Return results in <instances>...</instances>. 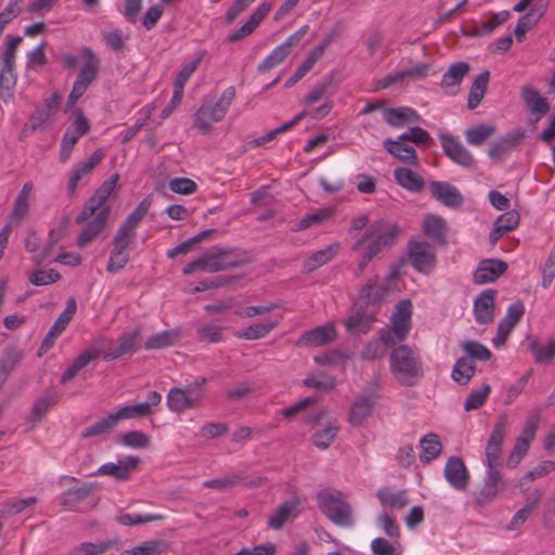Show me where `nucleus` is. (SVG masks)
Returning <instances> with one entry per match:
<instances>
[{"label": "nucleus", "mask_w": 555, "mask_h": 555, "mask_svg": "<svg viewBox=\"0 0 555 555\" xmlns=\"http://www.w3.org/2000/svg\"><path fill=\"white\" fill-rule=\"evenodd\" d=\"M528 347L537 363L551 362L555 357V339H548L544 345L539 344L535 338L530 339Z\"/></svg>", "instance_id": "40"}, {"label": "nucleus", "mask_w": 555, "mask_h": 555, "mask_svg": "<svg viewBox=\"0 0 555 555\" xmlns=\"http://www.w3.org/2000/svg\"><path fill=\"white\" fill-rule=\"evenodd\" d=\"M413 305L410 299L400 300L390 317V323L383 333H389L393 343L403 341L412 327Z\"/></svg>", "instance_id": "8"}, {"label": "nucleus", "mask_w": 555, "mask_h": 555, "mask_svg": "<svg viewBox=\"0 0 555 555\" xmlns=\"http://www.w3.org/2000/svg\"><path fill=\"white\" fill-rule=\"evenodd\" d=\"M491 391V387L488 384H483L479 388L473 389L467 396L464 408L466 411H472L480 408L485 401L487 400L489 393Z\"/></svg>", "instance_id": "55"}, {"label": "nucleus", "mask_w": 555, "mask_h": 555, "mask_svg": "<svg viewBox=\"0 0 555 555\" xmlns=\"http://www.w3.org/2000/svg\"><path fill=\"white\" fill-rule=\"evenodd\" d=\"M132 240L126 234L116 232L113 240L114 247L106 268L108 272L116 273L126 267L129 261L128 247Z\"/></svg>", "instance_id": "16"}, {"label": "nucleus", "mask_w": 555, "mask_h": 555, "mask_svg": "<svg viewBox=\"0 0 555 555\" xmlns=\"http://www.w3.org/2000/svg\"><path fill=\"white\" fill-rule=\"evenodd\" d=\"M433 196L448 207H459L463 203V196L452 184L434 181L429 184Z\"/></svg>", "instance_id": "23"}, {"label": "nucleus", "mask_w": 555, "mask_h": 555, "mask_svg": "<svg viewBox=\"0 0 555 555\" xmlns=\"http://www.w3.org/2000/svg\"><path fill=\"white\" fill-rule=\"evenodd\" d=\"M121 444L134 449H144L150 444V437L139 430L127 431L121 436Z\"/></svg>", "instance_id": "58"}, {"label": "nucleus", "mask_w": 555, "mask_h": 555, "mask_svg": "<svg viewBox=\"0 0 555 555\" xmlns=\"http://www.w3.org/2000/svg\"><path fill=\"white\" fill-rule=\"evenodd\" d=\"M116 424H117V421L115 418V415H114V413H111L106 417L102 418L101 421L87 427L83 430L82 436L91 437V436L104 434V433L108 431L111 428H113Z\"/></svg>", "instance_id": "60"}, {"label": "nucleus", "mask_w": 555, "mask_h": 555, "mask_svg": "<svg viewBox=\"0 0 555 555\" xmlns=\"http://www.w3.org/2000/svg\"><path fill=\"white\" fill-rule=\"evenodd\" d=\"M461 348L469 360L488 361L492 356L488 347L476 340H465L461 343Z\"/></svg>", "instance_id": "50"}, {"label": "nucleus", "mask_w": 555, "mask_h": 555, "mask_svg": "<svg viewBox=\"0 0 555 555\" xmlns=\"http://www.w3.org/2000/svg\"><path fill=\"white\" fill-rule=\"evenodd\" d=\"M393 178L397 184L411 193L421 192L425 185L424 179L406 167H397L393 170Z\"/></svg>", "instance_id": "32"}, {"label": "nucleus", "mask_w": 555, "mask_h": 555, "mask_svg": "<svg viewBox=\"0 0 555 555\" xmlns=\"http://www.w3.org/2000/svg\"><path fill=\"white\" fill-rule=\"evenodd\" d=\"M469 66L465 62L453 63L443 74L441 88L448 95H455L463 78L468 73Z\"/></svg>", "instance_id": "25"}, {"label": "nucleus", "mask_w": 555, "mask_h": 555, "mask_svg": "<svg viewBox=\"0 0 555 555\" xmlns=\"http://www.w3.org/2000/svg\"><path fill=\"white\" fill-rule=\"evenodd\" d=\"M138 463V456H127L117 463L108 462L101 465L94 475L112 476L117 480H127L130 472L135 468Z\"/></svg>", "instance_id": "22"}, {"label": "nucleus", "mask_w": 555, "mask_h": 555, "mask_svg": "<svg viewBox=\"0 0 555 555\" xmlns=\"http://www.w3.org/2000/svg\"><path fill=\"white\" fill-rule=\"evenodd\" d=\"M496 291H482L474 300L473 312L478 324H490L494 319Z\"/></svg>", "instance_id": "14"}, {"label": "nucleus", "mask_w": 555, "mask_h": 555, "mask_svg": "<svg viewBox=\"0 0 555 555\" xmlns=\"http://www.w3.org/2000/svg\"><path fill=\"white\" fill-rule=\"evenodd\" d=\"M428 69V66L425 64L414 66L412 68L405 69V70H399L396 73H391L384 78H382L377 82V87L380 89H386L401 80H403L406 77H413V76H422L424 75Z\"/></svg>", "instance_id": "41"}, {"label": "nucleus", "mask_w": 555, "mask_h": 555, "mask_svg": "<svg viewBox=\"0 0 555 555\" xmlns=\"http://www.w3.org/2000/svg\"><path fill=\"white\" fill-rule=\"evenodd\" d=\"M81 53L85 57V65L81 67L77 79L74 82L73 89L85 94L90 83L95 79L99 60L90 48H82Z\"/></svg>", "instance_id": "15"}, {"label": "nucleus", "mask_w": 555, "mask_h": 555, "mask_svg": "<svg viewBox=\"0 0 555 555\" xmlns=\"http://www.w3.org/2000/svg\"><path fill=\"white\" fill-rule=\"evenodd\" d=\"M118 180L119 175L114 173L96 189L94 194L88 199L80 214L77 216V223H82L89 220L96 211H100L105 207L104 204L112 195Z\"/></svg>", "instance_id": "10"}, {"label": "nucleus", "mask_w": 555, "mask_h": 555, "mask_svg": "<svg viewBox=\"0 0 555 555\" xmlns=\"http://www.w3.org/2000/svg\"><path fill=\"white\" fill-rule=\"evenodd\" d=\"M420 446H421L420 459L422 462H425V463H429L434 459L438 457L442 450L440 439L434 433H429V434L425 435L421 439Z\"/></svg>", "instance_id": "36"}, {"label": "nucleus", "mask_w": 555, "mask_h": 555, "mask_svg": "<svg viewBox=\"0 0 555 555\" xmlns=\"http://www.w3.org/2000/svg\"><path fill=\"white\" fill-rule=\"evenodd\" d=\"M373 555H401L402 551L398 542H390L384 538H375L371 542Z\"/></svg>", "instance_id": "56"}, {"label": "nucleus", "mask_w": 555, "mask_h": 555, "mask_svg": "<svg viewBox=\"0 0 555 555\" xmlns=\"http://www.w3.org/2000/svg\"><path fill=\"white\" fill-rule=\"evenodd\" d=\"M524 313L525 306L521 301L518 300L508 306L506 313L499 322L496 333L492 338V345L494 348L500 349L505 345L509 334L520 321Z\"/></svg>", "instance_id": "11"}, {"label": "nucleus", "mask_w": 555, "mask_h": 555, "mask_svg": "<svg viewBox=\"0 0 555 555\" xmlns=\"http://www.w3.org/2000/svg\"><path fill=\"white\" fill-rule=\"evenodd\" d=\"M495 128L491 125H478L465 131V139L470 145H481L485 140L494 133Z\"/></svg>", "instance_id": "53"}, {"label": "nucleus", "mask_w": 555, "mask_h": 555, "mask_svg": "<svg viewBox=\"0 0 555 555\" xmlns=\"http://www.w3.org/2000/svg\"><path fill=\"white\" fill-rule=\"evenodd\" d=\"M376 496L383 506L393 509H401L409 502L405 490H393L389 487L378 489Z\"/></svg>", "instance_id": "33"}, {"label": "nucleus", "mask_w": 555, "mask_h": 555, "mask_svg": "<svg viewBox=\"0 0 555 555\" xmlns=\"http://www.w3.org/2000/svg\"><path fill=\"white\" fill-rule=\"evenodd\" d=\"M398 281V270L392 269L387 278L380 281V289H374V286L378 284L379 278L374 276L369 280L367 283L361 288L360 296L361 298L367 300L369 302L375 304L385 298L389 293L397 291L398 287L396 285Z\"/></svg>", "instance_id": "12"}, {"label": "nucleus", "mask_w": 555, "mask_h": 555, "mask_svg": "<svg viewBox=\"0 0 555 555\" xmlns=\"http://www.w3.org/2000/svg\"><path fill=\"white\" fill-rule=\"evenodd\" d=\"M278 547L272 542L257 544L253 547H243L233 555H276Z\"/></svg>", "instance_id": "64"}, {"label": "nucleus", "mask_w": 555, "mask_h": 555, "mask_svg": "<svg viewBox=\"0 0 555 555\" xmlns=\"http://www.w3.org/2000/svg\"><path fill=\"white\" fill-rule=\"evenodd\" d=\"M522 100L537 119H540L550 111V104L545 98H543L539 91L531 86H525L521 90Z\"/></svg>", "instance_id": "29"}, {"label": "nucleus", "mask_w": 555, "mask_h": 555, "mask_svg": "<svg viewBox=\"0 0 555 555\" xmlns=\"http://www.w3.org/2000/svg\"><path fill=\"white\" fill-rule=\"evenodd\" d=\"M511 16L509 11L503 10L499 13L492 14L489 21L482 22L472 30L475 36H487L492 34L496 27L505 23Z\"/></svg>", "instance_id": "47"}, {"label": "nucleus", "mask_w": 555, "mask_h": 555, "mask_svg": "<svg viewBox=\"0 0 555 555\" xmlns=\"http://www.w3.org/2000/svg\"><path fill=\"white\" fill-rule=\"evenodd\" d=\"M338 431L339 425L337 421H331L323 429L318 430L312 435L311 441L315 448L326 450L335 440Z\"/></svg>", "instance_id": "38"}, {"label": "nucleus", "mask_w": 555, "mask_h": 555, "mask_svg": "<svg viewBox=\"0 0 555 555\" xmlns=\"http://www.w3.org/2000/svg\"><path fill=\"white\" fill-rule=\"evenodd\" d=\"M390 372L404 386H414L423 376V364L416 351L408 345L392 349L389 358Z\"/></svg>", "instance_id": "1"}, {"label": "nucleus", "mask_w": 555, "mask_h": 555, "mask_svg": "<svg viewBox=\"0 0 555 555\" xmlns=\"http://www.w3.org/2000/svg\"><path fill=\"white\" fill-rule=\"evenodd\" d=\"M337 336L333 323H326L310 331L305 332L298 339V345L302 347H321L331 344Z\"/></svg>", "instance_id": "19"}, {"label": "nucleus", "mask_w": 555, "mask_h": 555, "mask_svg": "<svg viewBox=\"0 0 555 555\" xmlns=\"http://www.w3.org/2000/svg\"><path fill=\"white\" fill-rule=\"evenodd\" d=\"M531 441L532 440L521 436L517 437L506 462L507 467L515 468L520 463L522 457L527 454Z\"/></svg>", "instance_id": "54"}, {"label": "nucleus", "mask_w": 555, "mask_h": 555, "mask_svg": "<svg viewBox=\"0 0 555 555\" xmlns=\"http://www.w3.org/2000/svg\"><path fill=\"white\" fill-rule=\"evenodd\" d=\"M373 322L372 315L364 311H357L346 320L345 325L350 334H359L366 333Z\"/></svg>", "instance_id": "45"}, {"label": "nucleus", "mask_w": 555, "mask_h": 555, "mask_svg": "<svg viewBox=\"0 0 555 555\" xmlns=\"http://www.w3.org/2000/svg\"><path fill=\"white\" fill-rule=\"evenodd\" d=\"M179 339V330L162 331L149 337L144 343V348L146 350L163 349L175 345Z\"/></svg>", "instance_id": "35"}, {"label": "nucleus", "mask_w": 555, "mask_h": 555, "mask_svg": "<svg viewBox=\"0 0 555 555\" xmlns=\"http://www.w3.org/2000/svg\"><path fill=\"white\" fill-rule=\"evenodd\" d=\"M22 41L21 36H9L5 41L3 52V68L0 75V98L3 101H9L12 98V90L15 86V78L13 76V60L15 51Z\"/></svg>", "instance_id": "9"}, {"label": "nucleus", "mask_w": 555, "mask_h": 555, "mask_svg": "<svg viewBox=\"0 0 555 555\" xmlns=\"http://www.w3.org/2000/svg\"><path fill=\"white\" fill-rule=\"evenodd\" d=\"M507 270V263L499 259L481 260L475 272L474 282L476 284H487L494 282Z\"/></svg>", "instance_id": "21"}, {"label": "nucleus", "mask_w": 555, "mask_h": 555, "mask_svg": "<svg viewBox=\"0 0 555 555\" xmlns=\"http://www.w3.org/2000/svg\"><path fill=\"white\" fill-rule=\"evenodd\" d=\"M506 418L504 416L494 424L492 433L486 446V460L487 467L498 466L501 453L502 444L506 434Z\"/></svg>", "instance_id": "13"}, {"label": "nucleus", "mask_w": 555, "mask_h": 555, "mask_svg": "<svg viewBox=\"0 0 555 555\" xmlns=\"http://www.w3.org/2000/svg\"><path fill=\"white\" fill-rule=\"evenodd\" d=\"M339 249V244L334 243L312 254L305 263L308 271H313L331 261Z\"/></svg>", "instance_id": "43"}, {"label": "nucleus", "mask_w": 555, "mask_h": 555, "mask_svg": "<svg viewBox=\"0 0 555 555\" xmlns=\"http://www.w3.org/2000/svg\"><path fill=\"white\" fill-rule=\"evenodd\" d=\"M299 41L298 34L289 36L283 43L275 47L269 55L258 65L259 72H266L276 67L289 54L291 48Z\"/></svg>", "instance_id": "24"}, {"label": "nucleus", "mask_w": 555, "mask_h": 555, "mask_svg": "<svg viewBox=\"0 0 555 555\" xmlns=\"http://www.w3.org/2000/svg\"><path fill=\"white\" fill-rule=\"evenodd\" d=\"M238 257L230 249L212 248L188 263L182 272L189 275L195 271L219 272L238 266Z\"/></svg>", "instance_id": "4"}, {"label": "nucleus", "mask_w": 555, "mask_h": 555, "mask_svg": "<svg viewBox=\"0 0 555 555\" xmlns=\"http://www.w3.org/2000/svg\"><path fill=\"white\" fill-rule=\"evenodd\" d=\"M61 278L54 269L37 270L29 276V282L36 286H44L55 283Z\"/></svg>", "instance_id": "62"}, {"label": "nucleus", "mask_w": 555, "mask_h": 555, "mask_svg": "<svg viewBox=\"0 0 555 555\" xmlns=\"http://www.w3.org/2000/svg\"><path fill=\"white\" fill-rule=\"evenodd\" d=\"M383 118L389 126L395 128H402L418 121L417 113L406 106L385 108L383 111Z\"/></svg>", "instance_id": "28"}, {"label": "nucleus", "mask_w": 555, "mask_h": 555, "mask_svg": "<svg viewBox=\"0 0 555 555\" xmlns=\"http://www.w3.org/2000/svg\"><path fill=\"white\" fill-rule=\"evenodd\" d=\"M113 546L109 540L99 542H82L72 548L67 555H102Z\"/></svg>", "instance_id": "49"}, {"label": "nucleus", "mask_w": 555, "mask_h": 555, "mask_svg": "<svg viewBox=\"0 0 555 555\" xmlns=\"http://www.w3.org/2000/svg\"><path fill=\"white\" fill-rule=\"evenodd\" d=\"M475 374V366L467 358L459 359L452 370L451 376L453 380L460 385H466L469 383Z\"/></svg>", "instance_id": "48"}, {"label": "nucleus", "mask_w": 555, "mask_h": 555, "mask_svg": "<svg viewBox=\"0 0 555 555\" xmlns=\"http://www.w3.org/2000/svg\"><path fill=\"white\" fill-rule=\"evenodd\" d=\"M299 501L297 499L282 503L268 519V526L273 530H279L283 525L295 518L299 514Z\"/></svg>", "instance_id": "31"}, {"label": "nucleus", "mask_w": 555, "mask_h": 555, "mask_svg": "<svg viewBox=\"0 0 555 555\" xmlns=\"http://www.w3.org/2000/svg\"><path fill=\"white\" fill-rule=\"evenodd\" d=\"M392 336L389 333H382L377 339L371 340L363 349L365 359H375L380 357L387 348L393 347Z\"/></svg>", "instance_id": "42"}, {"label": "nucleus", "mask_w": 555, "mask_h": 555, "mask_svg": "<svg viewBox=\"0 0 555 555\" xmlns=\"http://www.w3.org/2000/svg\"><path fill=\"white\" fill-rule=\"evenodd\" d=\"M405 142L406 141L404 140H399V138L397 140L386 139L383 144L385 150L393 157L398 158L403 163L417 166L418 158L416 152L412 146L408 145Z\"/></svg>", "instance_id": "30"}, {"label": "nucleus", "mask_w": 555, "mask_h": 555, "mask_svg": "<svg viewBox=\"0 0 555 555\" xmlns=\"http://www.w3.org/2000/svg\"><path fill=\"white\" fill-rule=\"evenodd\" d=\"M406 257L414 270L422 274L431 273L437 264L435 246L421 238L409 241Z\"/></svg>", "instance_id": "7"}, {"label": "nucleus", "mask_w": 555, "mask_h": 555, "mask_svg": "<svg viewBox=\"0 0 555 555\" xmlns=\"http://www.w3.org/2000/svg\"><path fill=\"white\" fill-rule=\"evenodd\" d=\"M375 401L371 396L361 395L352 403L348 421L351 426H361L372 414Z\"/></svg>", "instance_id": "27"}, {"label": "nucleus", "mask_w": 555, "mask_h": 555, "mask_svg": "<svg viewBox=\"0 0 555 555\" xmlns=\"http://www.w3.org/2000/svg\"><path fill=\"white\" fill-rule=\"evenodd\" d=\"M109 215V208L104 207L100 210L95 217L88 222L82 229L81 233L77 238V245L81 248L85 247L89 242L96 237L105 228L107 217Z\"/></svg>", "instance_id": "26"}, {"label": "nucleus", "mask_w": 555, "mask_h": 555, "mask_svg": "<svg viewBox=\"0 0 555 555\" xmlns=\"http://www.w3.org/2000/svg\"><path fill=\"white\" fill-rule=\"evenodd\" d=\"M320 511L335 525L348 527L352 525V511L341 491L323 489L317 494Z\"/></svg>", "instance_id": "2"}, {"label": "nucleus", "mask_w": 555, "mask_h": 555, "mask_svg": "<svg viewBox=\"0 0 555 555\" xmlns=\"http://www.w3.org/2000/svg\"><path fill=\"white\" fill-rule=\"evenodd\" d=\"M205 377L196 378L185 387H172L167 395L166 403L171 412L180 413L194 408L203 398Z\"/></svg>", "instance_id": "6"}, {"label": "nucleus", "mask_w": 555, "mask_h": 555, "mask_svg": "<svg viewBox=\"0 0 555 555\" xmlns=\"http://www.w3.org/2000/svg\"><path fill=\"white\" fill-rule=\"evenodd\" d=\"M236 90L233 86L228 87L221 93L216 103H204L194 115V125L203 133H207L212 124L222 120L228 113Z\"/></svg>", "instance_id": "3"}, {"label": "nucleus", "mask_w": 555, "mask_h": 555, "mask_svg": "<svg viewBox=\"0 0 555 555\" xmlns=\"http://www.w3.org/2000/svg\"><path fill=\"white\" fill-rule=\"evenodd\" d=\"M138 332L124 334L119 339L118 346L103 354L104 360L112 361L122 356L132 353L135 350Z\"/></svg>", "instance_id": "37"}, {"label": "nucleus", "mask_w": 555, "mask_h": 555, "mask_svg": "<svg viewBox=\"0 0 555 555\" xmlns=\"http://www.w3.org/2000/svg\"><path fill=\"white\" fill-rule=\"evenodd\" d=\"M400 227L397 222L388 219H380L373 222L365 234L352 246L353 251H359L362 245L376 248L379 253L383 248L393 244L400 233Z\"/></svg>", "instance_id": "5"}, {"label": "nucleus", "mask_w": 555, "mask_h": 555, "mask_svg": "<svg viewBox=\"0 0 555 555\" xmlns=\"http://www.w3.org/2000/svg\"><path fill=\"white\" fill-rule=\"evenodd\" d=\"M114 415L118 422L119 420H130L147 416L150 413L146 411V404H142V402H140L132 405L121 406L114 413Z\"/></svg>", "instance_id": "59"}, {"label": "nucleus", "mask_w": 555, "mask_h": 555, "mask_svg": "<svg viewBox=\"0 0 555 555\" xmlns=\"http://www.w3.org/2000/svg\"><path fill=\"white\" fill-rule=\"evenodd\" d=\"M423 232L436 240L443 241L446 236V223L441 217L427 215L422 222Z\"/></svg>", "instance_id": "44"}, {"label": "nucleus", "mask_w": 555, "mask_h": 555, "mask_svg": "<svg viewBox=\"0 0 555 555\" xmlns=\"http://www.w3.org/2000/svg\"><path fill=\"white\" fill-rule=\"evenodd\" d=\"M444 154L454 163L469 167L474 164V157L469 151L454 137L442 133L439 135Z\"/></svg>", "instance_id": "17"}, {"label": "nucleus", "mask_w": 555, "mask_h": 555, "mask_svg": "<svg viewBox=\"0 0 555 555\" xmlns=\"http://www.w3.org/2000/svg\"><path fill=\"white\" fill-rule=\"evenodd\" d=\"M76 310L77 305L75 299L69 298L66 302L64 311L59 315V318L55 320V322L47 333L46 337L43 338L41 349L48 350L53 346L55 339L64 332V330L69 324L70 320L76 313Z\"/></svg>", "instance_id": "18"}, {"label": "nucleus", "mask_w": 555, "mask_h": 555, "mask_svg": "<svg viewBox=\"0 0 555 555\" xmlns=\"http://www.w3.org/2000/svg\"><path fill=\"white\" fill-rule=\"evenodd\" d=\"M165 518L162 514H120L116 517L118 524L122 526L142 525L152 521L163 520Z\"/></svg>", "instance_id": "52"}, {"label": "nucleus", "mask_w": 555, "mask_h": 555, "mask_svg": "<svg viewBox=\"0 0 555 555\" xmlns=\"http://www.w3.org/2000/svg\"><path fill=\"white\" fill-rule=\"evenodd\" d=\"M279 321L272 320L262 323H255L247 326L242 333L237 335L238 338L247 340H256L266 337L273 328L276 327Z\"/></svg>", "instance_id": "46"}, {"label": "nucleus", "mask_w": 555, "mask_h": 555, "mask_svg": "<svg viewBox=\"0 0 555 555\" xmlns=\"http://www.w3.org/2000/svg\"><path fill=\"white\" fill-rule=\"evenodd\" d=\"M150 202L147 199H143L140 202L133 211L126 218L124 223L119 227L117 232L121 234H126L129 237L133 238L135 234V228L139 225L141 220L147 214L150 209Z\"/></svg>", "instance_id": "34"}, {"label": "nucleus", "mask_w": 555, "mask_h": 555, "mask_svg": "<svg viewBox=\"0 0 555 555\" xmlns=\"http://www.w3.org/2000/svg\"><path fill=\"white\" fill-rule=\"evenodd\" d=\"M443 475L449 485L455 490H465L468 485L469 474L464 462L457 457H450L444 466Z\"/></svg>", "instance_id": "20"}, {"label": "nucleus", "mask_w": 555, "mask_h": 555, "mask_svg": "<svg viewBox=\"0 0 555 555\" xmlns=\"http://www.w3.org/2000/svg\"><path fill=\"white\" fill-rule=\"evenodd\" d=\"M554 279H555V247L551 250V253L542 268L541 286L544 289H547L551 286Z\"/></svg>", "instance_id": "63"}, {"label": "nucleus", "mask_w": 555, "mask_h": 555, "mask_svg": "<svg viewBox=\"0 0 555 555\" xmlns=\"http://www.w3.org/2000/svg\"><path fill=\"white\" fill-rule=\"evenodd\" d=\"M333 210L331 208H321L315 211L307 214L294 227V231L308 229L314 224H319L331 218Z\"/></svg>", "instance_id": "51"}, {"label": "nucleus", "mask_w": 555, "mask_h": 555, "mask_svg": "<svg viewBox=\"0 0 555 555\" xmlns=\"http://www.w3.org/2000/svg\"><path fill=\"white\" fill-rule=\"evenodd\" d=\"M75 120L65 131L66 135L74 137L76 141L80 137L88 133L90 130V122L80 109L75 111Z\"/></svg>", "instance_id": "57"}, {"label": "nucleus", "mask_w": 555, "mask_h": 555, "mask_svg": "<svg viewBox=\"0 0 555 555\" xmlns=\"http://www.w3.org/2000/svg\"><path fill=\"white\" fill-rule=\"evenodd\" d=\"M197 336L201 341L216 344L222 339V328L216 324H205L197 328Z\"/></svg>", "instance_id": "61"}, {"label": "nucleus", "mask_w": 555, "mask_h": 555, "mask_svg": "<svg viewBox=\"0 0 555 555\" xmlns=\"http://www.w3.org/2000/svg\"><path fill=\"white\" fill-rule=\"evenodd\" d=\"M489 83V72H482L479 74L470 86V90L467 98V106L470 109L476 108L486 93Z\"/></svg>", "instance_id": "39"}]
</instances>
